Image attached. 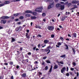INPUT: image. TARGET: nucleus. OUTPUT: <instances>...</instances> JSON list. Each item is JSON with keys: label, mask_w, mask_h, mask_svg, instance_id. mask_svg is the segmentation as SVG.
I'll list each match as a JSON object with an SVG mask.
<instances>
[{"label": "nucleus", "mask_w": 79, "mask_h": 79, "mask_svg": "<svg viewBox=\"0 0 79 79\" xmlns=\"http://www.w3.org/2000/svg\"><path fill=\"white\" fill-rule=\"evenodd\" d=\"M24 61H25V63H28V62H29L28 59L25 60Z\"/></svg>", "instance_id": "31"}, {"label": "nucleus", "mask_w": 79, "mask_h": 79, "mask_svg": "<svg viewBox=\"0 0 79 79\" xmlns=\"http://www.w3.org/2000/svg\"><path fill=\"white\" fill-rule=\"evenodd\" d=\"M51 37H52V38H54V37H55V35H54V34H52L51 35Z\"/></svg>", "instance_id": "35"}, {"label": "nucleus", "mask_w": 79, "mask_h": 79, "mask_svg": "<svg viewBox=\"0 0 79 79\" xmlns=\"http://www.w3.org/2000/svg\"><path fill=\"white\" fill-rule=\"evenodd\" d=\"M49 40H45L44 41V42L45 44H47L48 42H49Z\"/></svg>", "instance_id": "21"}, {"label": "nucleus", "mask_w": 79, "mask_h": 79, "mask_svg": "<svg viewBox=\"0 0 79 79\" xmlns=\"http://www.w3.org/2000/svg\"><path fill=\"white\" fill-rule=\"evenodd\" d=\"M6 23V20L3 19L1 20V24H5Z\"/></svg>", "instance_id": "7"}, {"label": "nucleus", "mask_w": 79, "mask_h": 79, "mask_svg": "<svg viewBox=\"0 0 79 79\" xmlns=\"http://www.w3.org/2000/svg\"><path fill=\"white\" fill-rule=\"evenodd\" d=\"M9 64H10V65H13V62H10L9 63Z\"/></svg>", "instance_id": "33"}, {"label": "nucleus", "mask_w": 79, "mask_h": 79, "mask_svg": "<svg viewBox=\"0 0 79 79\" xmlns=\"http://www.w3.org/2000/svg\"><path fill=\"white\" fill-rule=\"evenodd\" d=\"M74 69L73 68H71L70 69V70H71V71H74Z\"/></svg>", "instance_id": "56"}, {"label": "nucleus", "mask_w": 79, "mask_h": 79, "mask_svg": "<svg viewBox=\"0 0 79 79\" xmlns=\"http://www.w3.org/2000/svg\"><path fill=\"white\" fill-rule=\"evenodd\" d=\"M41 50L43 52H45V49H42Z\"/></svg>", "instance_id": "37"}, {"label": "nucleus", "mask_w": 79, "mask_h": 79, "mask_svg": "<svg viewBox=\"0 0 79 79\" xmlns=\"http://www.w3.org/2000/svg\"><path fill=\"white\" fill-rule=\"evenodd\" d=\"M47 2H49L50 4L48 6V9L49 10L51 8H53L54 6V2H53V0H48Z\"/></svg>", "instance_id": "1"}, {"label": "nucleus", "mask_w": 79, "mask_h": 79, "mask_svg": "<svg viewBox=\"0 0 79 79\" xmlns=\"http://www.w3.org/2000/svg\"><path fill=\"white\" fill-rule=\"evenodd\" d=\"M35 27H36V28H39V29L40 28V27L37 25H35Z\"/></svg>", "instance_id": "30"}, {"label": "nucleus", "mask_w": 79, "mask_h": 79, "mask_svg": "<svg viewBox=\"0 0 79 79\" xmlns=\"http://www.w3.org/2000/svg\"><path fill=\"white\" fill-rule=\"evenodd\" d=\"M4 65H6V66H7V65H8V63H4Z\"/></svg>", "instance_id": "54"}, {"label": "nucleus", "mask_w": 79, "mask_h": 79, "mask_svg": "<svg viewBox=\"0 0 79 79\" xmlns=\"http://www.w3.org/2000/svg\"><path fill=\"white\" fill-rule=\"evenodd\" d=\"M16 41V40L14 38H12V39L11 42H15Z\"/></svg>", "instance_id": "28"}, {"label": "nucleus", "mask_w": 79, "mask_h": 79, "mask_svg": "<svg viewBox=\"0 0 79 79\" xmlns=\"http://www.w3.org/2000/svg\"><path fill=\"white\" fill-rule=\"evenodd\" d=\"M60 7L61 10H63L64 9V6L63 5H61Z\"/></svg>", "instance_id": "10"}, {"label": "nucleus", "mask_w": 79, "mask_h": 79, "mask_svg": "<svg viewBox=\"0 0 79 79\" xmlns=\"http://www.w3.org/2000/svg\"><path fill=\"white\" fill-rule=\"evenodd\" d=\"M11 79H14V78H13V76H11Z\"/></svg>", "instance_id": "64"}, {"label": "nucleus", "mask_w": 79, "mask_h": 79, "mask_svg": "<svg viewBox=\"0 0 79 79\" xmlns=\"http://www.w3.org/2000/svg\"><path fill=\"white\" fill-rule=\"evenodd\" d=\"M69 73L70 74L71 76H73V73L72 72H69Z\"/></svg>", "instance_id": "48"}, {"label": "nucleus", "mask_w": 79, "mask_h": 79, "mask_svg": "<svg viewBox=\"0 0 79 79\" xmlns=\"http://www.w3.org/2000/svg\"><path fill=\"white\" fill-rule=\"evenodd\" d=\"M45 62L44 61H43L42 62V65H45Z\"/></svg>", "instance_id": "58"}, {"label": "nucleus", "mask_w": 79, "mask_h": 79, "mask_svg": "<svg viewBox=\"0 0 79 79\" xmlns=\"http://www.w3.org/2000/svg\"><path fill=\"white\" fill-rule=\"evenodd\" d=\"M19 20V19H15V21H18Z\"/></svg>", "instance_id": "57"}, {"label": "nucleus", "mask_w": 79, "mask_h": 79, "mask_svg": "<svg viewBox=\"0 0 79 79\" xmlns=\"http://www.w3.org/2000/svg\"><path fill=\"white\" fill-rule=\"evenodd\" d=\"M73 66H76V63L74 62H73Z\"/></svg>", "instance_id": "41"}, {"label": "nucleus", "mask_w": 79, "mask_h": 79, "mask_svg": "<svg viewBox=\"0 0 79 79\" xmlns=\"http://www.w3.org/2000/svg\"><path fill=\"white\" fill-rule=\"evenodd\" d=\"M60 40H63V39H64V38H63L62 37H60Z\"/></svg>", "instance_id": "53"}, {"label": "nucleus", "mask_w": 79, "mask_h": 79, "mask_svg": "<svg viewBox=\"0 0 79 79\" xmlns=\"http://www.w3.org/2000/svg\"><path fill=\"white\" fill-rule=\"evenodd\" d=\"M65 19V17H62V18L61 19V20H62V21H64Z\"/></svg>", "instance_id": "32"}, {"label": "nucleus", "mask_w": 79, "mask_h": 79, "mask_svg": "<svg viewBox=\"0 0 79 79\" xmlns=\"http://www.w3.org/2000/svg\"><path fill=\"white\" fill-rule=\"evenodd\" d=\"M48 66H46L45 68L44 69H45V70H47V69H48Z\"/></svg>", "instance_id": "38"}, {"label": "nucleus", "mask_w": 79, "mask_h": 79, "mask_svg": "<svg viewBox=\"0 0 79 79\" xmlns=\"http://www.w3.org/2000/svg\"><path fill=\"white\" fill-rule=\"evenodd\" d=\"M27 55H29V56L31 55V52H29L27 53Z\"/></svg>", "instance_id": "42"}, {"label": "nucleus", "mask_w": 79, "mask_h": 79, "mask_svg": "<svg viewBox=\"0 0 79 79\" xmlns=\"http://www.w3.org/2000/svg\"><path fill=\"white\" fill-rule=\"evenodd\" d=\"M26 38L28 39H30V36L29 35H28V33H26Z\"/></svg>", "instance_id": "12"}, {"label": "nucleus", "mask_w": 79, "mask_h": 79, "mask_svg": "<svg viewBox=\"0 0 79 79\" xmlns=\"http://www.w3.org/2000/svg\"><path fill=\"white\" fill-rule=\"evenodd\" d=\"M32 14L34 16H37V13L36 12H32Z\"/></svg>", "instance_id": "16"}, {"label": "nucleus", "mask_w": 79, "mask_h": 79, "mask_svg": "<svg viewBox=\"0 0 79 79\" xmlns=\"http://www.w3.org/2000/svg\"><path fill=\"white\" fill-rule=\"evenodd\" d=\"M19 30H20V31H21L22 29V27H21V26H20L19 27Z\"/></svg>", "instance_id": "40"}, {"label": "nucleus", "mask_w": 79, "mask_h": 79, "mask_svg": "<svg viewBox=\"0 0 79 79\" xmlns=\"http://www.w3.org/2000/svg\"><path fill=\"white\" fill-rule=\"evenodd\" d=\"M65 3L66 5H67V6H68V8H69V7H70L72 5V4L71 3H68V2H66Z\"/></svg>", "instance_id": "5"}, {"label": "nucleus", "mask_w": 79, "mask_h": 79, "mask_svg": "<svg viewBox=\"0 0 79 79\" xmlns=\"http://www.w3.org/2000/svg\"><path fill=\"white\" fill-rule=\"evenodd\" d=\"M34 64H38V62H37V61H35V62H34Z\"/></svg>", "instance_id": "51"}, {"label": "nucleus", "mask_w": 79, "mask_h": 79, "mask_svg": "<svg viewBox=\"0 0 79 79\" xmlns=\"http://www.w3.org/2000/svg\"><path fill=\"white\" fill-rule=\"evenodd\" d=\"M72 35L73 36V37H75V38H76L77 37V34L76 33H73L72 34Z\"/></svg>", "instance_id": "17"}, {"label": "nucleus", "mask_w": 79, "mask_h": 79, "mask_svg": "<svg viewBox=\"0 0 79 79\" xmlns=\"http://www.w3.org/2000/svg\"><path fill=\"white\" fill-rule=\"evenodd\" d=\"M61 5V4L58 3L56 5V8H58L59 7H60Z\"/></svg>", "instance_id": "14"}, {"label": "nucleus", "mask_w": 79, "mask_h": 79, "mask_svg": "<svg viewBox=\"0 0 79 79\" xmlns=\"http://www.w3.org/2000/svg\"><path fill=\"white\" fill-rule=\"evenodd\" d=\"M25 13H31V14H32V11L31 10H26L25 11Z\"/></svg>", "instance_id": "15"}, {"label": "nucleus", "mask_w": 79, "mask_h": 79, "mask_svg": "<svg viewBox=\"0 0 79 79\" xmlns=\"http://www.w3.org/2000/svg\"><path fill=\"white\" fill-rule=\"evenodd\" d=\"M60 57H61V58H65V57H66V55L65 54L62 55L60 56Z\"/></svg>", "instance_id": "27"}, {"label": "nucleus", "mask_w": 79, "mask_h": 79, "mask_svg": "<svg viewBox=\"0 0 79 79\" xmlns=\"http://www.w3.org/2000/svg\"><path fill=\"white\" fill-rule=\"evenodd\" d=\"M22 77H26V73H24L22 75Z\"/></svg>", "instance_id": "20"}, {"label": "nucleus", "mask_w": 79, "mask_h": 79, "mask_svg": "<svg viewBox=\"0 0 79 79\" xmlns=\"http://www.w3.org/2000/svg\"><path fill=\"white\" fill-rule=\"evenodd\" d=\"M46 62L47 63H51L50 62V61L49 60H46Z\"/></svg>", "instance_id": "36"}, {"label": "nucleus", "mask_w": 79, "mask_h": 79, "mask_svg": "<svg viewBox=\"0 0 79 79\" xmlns=\"http://www.w3.org/2000/svg\"><path fill=\"white\" fill-rule=\"evenodd\" d=\"M72 50L73 53V54L75 55L76 53V51L75 50V49H74V48H73V47H72Z\"/></svg>", "instance_id": "13"}, {"label": "nucleus", "mask_w": 79, "mask_h": 79, "mask_svg": "<svg viewBox=\"0 0 79 79\" xmlns=\"http://www.w3.org/2000/svg\"><path fill=\"white\" fill-rule=\"evenodd\" d=\"M69 69L68 68V67H67V70H66V71H67V72L68 71Z\"/></svg>", "instance_id": "62"}, {"label": "nucleus", "mask_w": 79, "mask_h": 79, "mask_svg": "<svg viewBox=\"0 0 79 79\" xmlns=\"http://www.w3.org/2000/svg\"><path fill=\"white\" fill-rule=\"evenodd\" d=\"M57 63H60V64H64V63H63V62H62V61H58Z\"/></svg>", "instance_id": "29"}, {"label": "nucleus", "mask_w": 79, "mask_h": 79, "mask_svg": "<svg viewBox=\"0 0 79 79\" xmlns=\"http://www.w3.org/2000/svg\"><path fill=\"white\" fill-rule=\"evenodd\" d=\"M48 29L49 31H52V30L54 29V27L53 26H49L48 27Z\"/></svg>", "instance_id": "4"}, {"label": "nucleus", "mask_w": 79, "mask_h": 79, "mask_svg": "<svg viewBox=\"0 0 79 79\" xmlns=\"http://www.w3.org/2000/svg\"><path fill=\"white\" fill-rule=\"evenodd\" d=\"M2 19H9L10 18V17L8 16H3L1 17Z\"/></svg>", "instance_id": "11"}, {"label": "nucleus", "mask_w": 79, "mask_h": 79, "mask_svg": "<svg viewBox=\"0 0 79 79\" xmlns=\"http://www.w3.org/2000/svg\"><path fill=\"white\" fill-rule=\"evenodd\" d=\"M47 54H48L50 52V50L49 49H45V52H47Z\"/></svg>", "instance_id": "9"}, {"label": "nucleus", "mask_w": 79, "mask_h": 79, "mask_svg": "<svg viewBox=\"0 0 79 79\" xmlns=\"http://www.w3.org/2000/svg\"><path fill=\"white\" fill-rule=\"evenodd\" d=\"M19 15H20L19 13H17V14H14V16H18Z\"/></svg>", "instance_id": "24"}, {"label": "nucleus", "mask_w": 79, "mask_h": 79, "mask_svg": "<svg viewBox=\"0 0 79 79\" xmlns=\"http://www.w3.org/2000/svg\"><path fill=\"white\" fill-rule=\"evenodd\" d=\"M19 28L18 27H17V28H16L15 29V31H19Z\"/></svg>", "instance_id": "34"}, {"label": "nucleus", "mask_w": 79, "mask_h": 79, "mask_svg": "<svg viewBox=\"0 0 79 79\" xmlns=\"http://www.w3.org/2000/svg\"><path fill=\"white\" fill-rule=\"evenodd\" d=\"M26 31H27V33L29 32V30H27Z\"/></svg>", "instance_id": "63"}, {"label": "nucleus", "mask_w": 79, "mask_h": 79, "mask_svg": "<svg viewBox=\"0 0 79 79\" xmlns=\"http://www.w3.org/2000/svg\"><path fill=\"white\" fill-rule=\"evenodd\" d=\"M58 65L56 64L54 65V69H57L58 68Z\"/></svg>", "instance_id": "23"}, {"label": "nucleus", "mask_w": 79, "mask_h": 79, "mask_svg": "<svg viewBox=\"0 0 79 79\" xmlns=\"http://www.w3.org/2000/svg\"><path fill=\"white\" fill-rule=\"evenodd\" d=\"M25 16L26 18H29L31 17V15L30 14H26L25 15Z\"/></svg>", "instance_id": "19"}, {"label": "nucleus", "mask_w": 79, "mask_h": 79, "mask_svg": "<svg viewBox=\"0 0 79 79\" xmlns=\"http://www.w3.org/2000/svg\"><path fill=\"white\" fill-rule=\"evenodd\" d=\"M21 22H19L17 23V24H21Z\"/></svg>", "instance_id": "60"}, {"label": "nucleus", "mask_w": 79, "mask_h": 79, "mask_svg": "<svg viewBox=\"0 0 79 79\" xmlns=\"http://www.w3.org/2000/svg\"><path fill=\"white\" fill-rule=\"evenodd\" d=\"M66 76H69V73H67L66 74Z\"/></svg>", "instance_id": "49"}, {"label": "nucleus", "mask_w": 79, "mask_h": 79, "mask_svg": "<svg viewBox=\"0 0 79 79\" xmlns=\"http://www.w3.org/2000/svg\"><path fill=\"white\" fill-rule=\"evenodd\" d=\"M53 68V66L52 65H51V68L50 69L49 71V73H51L52 72V68Z\"/></svg>", "instance_id": "22"}, {"label": "nucleus", "mask_w": 79, "mask_h": 79, "mask_svg": "<svg viewBox=\"0 0 79 79\" xmlns=\"http://www.w3.org/2000/svg\"><path fill=\"white\" fill-rule=\"evenodd\" d=\"M19 19H24V17L23 16H20L19 18Z\"/></svg>", "instance_id": "25"}, {"label": "nucleus", "mask_w": 79, "mask_h": 79, "mask_svg": "<svg viewBox=\"0 0 79 79\" xmlns=\"http://www.w3.org/2000/svg\"><path fill=\"white\" fill-rule=\"evenodd\" d=\"M46 58H47V57L46 56H44L43 58V60H45V59H46Z\"/></svg>", "instance_id": "55"}, {"label": "nucleus", "mask_w": 79, "mask_h": 79, "mask_svg": "<svg viewBox=\"0 0 79 79\" xmlns=\"http://www.w3.org/2000/svg\"><path fill=\"white\" fill-rule=\"evenodd\" d=\"M73 6L74 8H77V6H76V5H74Z\"/></svg>", "instance_id": "39"}, {"label": "nucleus", "mask_w": 79, "mask_h": 79, "mask_svg": "<svg viewBox=\"0 0 79 79\" xmlns=\"http://www.w3.org/2000/svg\"><path fill=\"white\" fill-rule=\"evenodd\" d=\"M20 50H21V51H22V50H23V48L22 47H21L20 48Z\"/></svg>", "instance_id": "61"}, {"label": "nucleus", "mask_w": 79, "mask_h": 79, "mask_svg": "<svg viewBox=\"0 0 79 79\" xmlns=\"http://www.w3.org/2000/svg\"><path fill=\"white\" fill-rule=\"evenodd\" d=\"M0 79H3V77H2V76H0Z\"/></svg>", "instance_id": "50"}, {"label": "nucleus", "mask_w": 79, "mask_h": 79, "mask_svg": "<svg viewBox=\"0 0 79 79\" xmlns=\"http://www.w3.org/2000/svg\"><path fill=\"white\" fill-rule=\"evenodd\" d=\"M16 69H19V65H17L16 66Z\"/></svg>", "instance_id": "43"}, {"label": "nucleus", "mask_w": 79, "mask_h": 79, "mask_svg": "<svg viewBox=\"0 0 79 79\" xmlns=\"http://www.w3.org/2000/svg\"><path fill=\"white\" fill-rule=\"evenodd\" d=\"M57 45H59L60 46V45H61V43H57Z\"/></svg>", "instance_id": "45"}, {"label": "nucleus", "mask_w": 79, "mask_h": 79, "mask_svg": "<svg viewBox=\"0 0 79 79\" xmlns=\"http://www.w3.org/2000/svg\"><path fill=\"white\" fill-rule=\"evenodd\" d=\"M66 68L65 67H64L61 70V73H63L65 71H66Z\"/></svg>", "instance_id": "6"}, {"label": "nucleus", "mask_w": 79, "mask_h": 79, "mask_svg": "<svg viewBox=\"0 0 79 79\" xmlns=\"http://www.w3.org/2000/svg\"><path fill=\"white\" fill-rule=\"evenodd\" d=\"M79 2V1H74L72 2V3H73V4H76L77 3H78Z\"/></svg>", "instance_id": "8"}, {"label": "nucleus", "mask_w": 79, "mask_h": 79, "mask_svg": "<svg viewBox=\"0 0 79 79\" xmlns=\"http://www.w3.org/2000/svg\"><path fill=\"white\" fill-rule=\"evenodd\" d=\"M10 3V2L8 1H6L4 2V4H0V7H1V6H4L5 5H6L7 4H9Z\"/></svg>", "instance_id": "3"}, {"label": "nucleus", "mask_w": 79, "mask_h": 79, "mask_svg": "<svg viewBox=\"0 0 79 79\" xmlns=\"http://www.w3.org/2000/svg\"><path fill=\"white\" fill-rule=\"evenodd\" d=\"M42 10H43V7H38L35 9V11L37 12H39V13H42Z\"/></svg>", "instance_id": "2"}, {"label": "nucleus", "mask_w": 79, "mask_h": 79, "mask_svg": "<svg viewBox=\"0 0 79 79\" xmlns=\"http://www.w3.org/2000/svg\"><path fill=\"white\" fill-rule=\"evenodd\" d=\"M39 74V76H40V75L41 76H42V73L41 72H39L38 73Z\"/></svg>", "instance_id": "47"}, {"label": "nucleus", "mask_w": 79, "mask_h": 79, "mask_svg": "<svg viewBox=\"0 0 79 79\" xmlns=\"http://www.w3.org/2000/svg\"><path fill=\"white\" fill-rule=\"evenodd\" d=\"M43 16H45V14L44 13H43L42 15Z\"/></svg>", "instance_id": "46"}, {"label": "nucleus", "mask_w": 79, "mask_h": 79, "mask_svg": "<svg viewBox=\"0 0 79 79\" xmlns=\"http://www.w3.org/2000/svg\"><path fill=\"white\" fill-rule=\"evenodd\" d=\"M14 72L15 73V75H16V74H17V72H18L16 70L14 71Z\"/></svg>", "instance_id": "44"}, {"label": "nucleus", "mask_w": 79, "mask_h": 79, "mask_svg": "<svg viewBox=\"0 0 79 79\" xmlns=\"http://www.w3.org/2000/svg\"><path fill=\"white\" fill-rule=\"evenodd\" d=\"M51 47V46H49L48 47H47V48H48V49H49V48H50Z\"/></svg>", "instance_id": "52"}, {"label": "nucleus", "mask_w": 79, "mask_h": 79, "mask_svg": "<svg viewBox=\"0 0 79 79\" xmlns=\"http://www.w3.org/2000/svg\"><path fill=\"white\" fill-rule=\"evenodd\" d=\"M64 45L66 47V48H65V49H67V50H68V49H69V47H68V46L66 44H65Z\"/></svg>", "instance_id": "26"}, {"label": "nucleus", "mask_w": 79, "mask_h": 79, "mask_svg": "<svg viewBox=\"0 0 79 79\" xmlns=\"http://www.w3.org/2000/svg\"><path fill=\"white\" fill-rule=\"evenodd\" d=\"M77 77H78L79 76V73L77 72Z\"/></svg>", "instance_id": "59"}, {"label": "nucleus", "mask_w": 79, "mask_h": 79, "mask_svg": "<svg viewBox=\"0 0 79 79\" xmlns=\"http://www.w3.org/2000/svg\"><path fill=\"white\" fill-rule=\"evenodd\" d=\"M37 18V17L35 16H31V19H35Z\"/></svg>", "instance_id": "18"}]
</instances>
